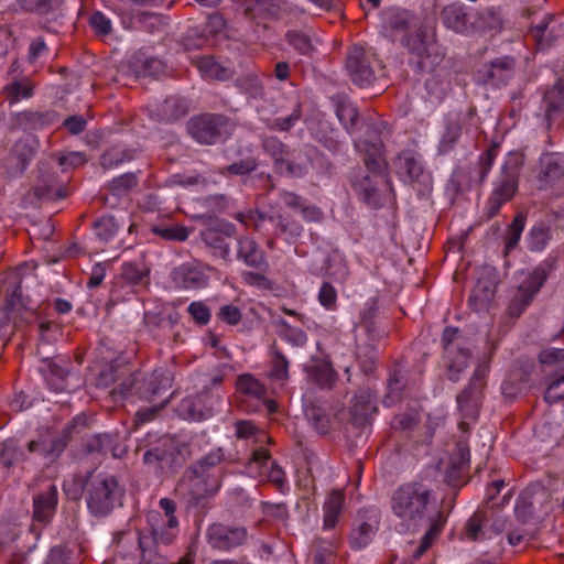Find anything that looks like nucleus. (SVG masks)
I'll return each mask as SVG.
<instances>
[{
    "instance_id": "obj_7",
    "label": "nucleus",
    "mask_w": 564,
    "mask_h": 564,
    "mask_svg": "<svg viewBox=\"0 0 564 564\" xmlns=\"http://www.w3.org/2000/svg\"><path fill=\"white\" fill-rule=\"evenodd\" d=\"M488 373V366L480 365L471 378L469 388L457 397V404L466 419H475L484 387V380Z\"/></svg>"
},
{
    "instance_id": "obj_3",
    "label": "nucleus",
    "mask_w": 564,
    "mask_h": 564,
    "mask_svg": "<svg viewBox=\"0 0 564 564\" xmlns=\"http://www.w3.org/2000/svg\"><path fill=\"white\" fill-rule=\"evenodd\" d=\"M521 163V156L518 153H510L508 162L502 167V174L495 182L489 204L491 214L495 215L501 205L509 202L518 189V167Z\"/></svg>"
},
{
    "instance_id": "obj_38",
    "label": "nucleus",
    "mask_w": 564,
    "mask_h": 564,
    "mask_svg": "<svg viewBox=\"0 0 564 564\" xmlns=\"http://www.w3.org/2000/svg\"><path fill=\"white\" fill-rule=\"evenodd\" d=\"M96 234L102 240H109L117 231V226L112 217H104L96 223Z\"/></svg>"
},
{
    "instance_id": "obj_59",
    "label": "nucleus",
    "mask_w": 564,
    "mask_h": 564,
    "mask_svg": "<svg viewBox=\"0 0 564 564\" xmlns=\"http://www.w3.org/2000/svg\"><path fill=\"white\" fill-rule=\"evenodd\" d=\"M275 76L280 80H284L289 77V65L285 62H280L275 65Z\"/></svg>"
},
{
    "instance_id": "obj_15",
    "label": "nucleus",
    "mask_w": 564,
    "mask_h": 564,
    "mask_svg": "<svg viewBox=\"0 0 564 564\" xmlns=\"http://www.w3.org/2000/svg\"><path fill=\"white\" fill-rule=\"evenodd\" d=\"M442 20L447 29L457 33H463L467 29V15L463 6L451 4L444 8L442 12Z\"/></svg>"
},
{
    "instance_id": "obj_12",
    "label": "nucleus",
    "mask_w": 564,
    "mask_h": 564,
    "mask_svg": "<svg viewBox=\"0 0 564 564\" xmlns=\"http://www.w3.org/2000/svg\"><path fill=\"white\" fill-rule=\"evenodd\" d=\"M57 505V490L50 485L42 494L34 498V518L39 521H47Z\"/></svg>"
},
{
    "instance_id": "obj_29",
    "label": "nucleus",
    "mask_w": 564,
    "mask_h": 564,
    "mask_svg": "<svg viewBox=\"0 0 564 564\" xmlns=\"http://www.w3.org/2000/svg\"><path fill=\"white\" fill-rule=\"evenodd\" d=\"M335 546L332 542L319 541L315 544L313 564H333Z\"/></svg>"
},
{
    "instance_id": "obj_40",
    "label": "nucleus",
    "mask_w": 564,
    "mask_h": 564,
    "mask_svg": "<svg viewBox=\"0 0 564 564\" xmlns=\"http://www.w3.org/2000/svg\"><path fill=\"white\" fill-rule=\"evenodd\" d=\"M337 300V292L335 288L329 283H324L318 292V301L322 306L327 310H332Z\"/></svg>"
},
{
    "instance_id": "obj_60",
    "label": "nucleus",
    "mask_w": 564,
    "mask_h": 564,
    "mask_svg": "<svg viewBox=\"0 0 564 564\" xmlns=\"http://www.w3.org/2000/svg\"><path fill=\"white\" fill-rule=\"evenodd\" d=\"M457 334H458L457 328L446 327L444 329L442 339H443V343L445 344L446 348L457 337Z\"/></svg>"
},
{
    "instance_id": "obj_1",
    "label": "nucleus",
    "mask_w": 564,
    "mask_h": 564,
    "mask_svg": "<svg viewBox=\"0 0 564 564\" xmlns=\"http://www.w3.org/2000/svg\"><path fill=\"white\" fill-rule=\"evenodd\" d=\"M391 510L408 527L426 528L414 557H420L433 544L446 523L436 495L423 482L398 487L391 497Z\"/></svg>"
},
{
    "instance_id": "obj_50",
    "label": "nucleus",
    "mask_w": 564,
    "mask_h": 564,
    "mask_svg": "<svg viewBox=\"0 0 564 564\" xmlns=\"http://www.w3.org/2000/svg\"><path fill=\"white\" fill-rule=\"evenodd\" d=\"M383 21H384V29H387L388 25L391 29H395V30L399 28L403 29L405 26L404 20H402L399 17V13L394 12V11L386 12L383 15Z\"/></svg>"
},
{
    "instance_id": "obj_61",
    "label": "nucleus",
    "mask_w": 564,
    "mask_h": 564,
    "mask_svg": "<svg viewBox=\"0 0 564 564\" xmlns=\"http://www.w3.org/2000/svg\"><path fill=\"white\" fill-rule=\"evenodd\" d=\"M283 203L290 207H301V199L299 196L292 193H286L282 197Z\"/></svg>"
},
{
    "instance_id": "obj_53",
    "label": "nucleus",
    "mask_w": 564,
    "mask_h": 564,
    "mask_svg": "<svg viewBox=\"0 0 564 564\" xmlns=\"http://www.w3.org/2000/svg\"><path fill=\"white\" fill-rule=\"evenodd\" d=\"M64 126L69 132L77 134L85 128V120L82 117L74 116L64 121Z\"/></svg>"
},
{
    "instance_id": "obj_62",
    "label": "nucleus",
    "mask_w": 564,
    "mask_h": 564,
    "mask_svg": "<svg viewBox=\"0 0 564 564\" xmlns=\"http://www.w3.org/2000/svg\"><path fill=\"white\" fill-rule=\"evenodd\" d=\"M19 2L25 10L32 11L39 9L42 0H19Z\"/></svg>"
},
{
    "instance_id": "obj_54",
    "label": "nucleus",
    "mask_w": 564,
    "mask_h": 564,
    "mask_svg": "<svg viewBox=\"0 0 564 564\" xmlns=\"http://www.w3.org/2000/svg\"><path fill=\"white\" fill-rule=\"evenodd\" d=\"M242 279L250 285L264 286L267 284V279L260 273L247 271L242 273Z\"/></svg>"
},
{
    "instance_id": "obj_63",
    "label": "nucleus",
    "mask_w": 564,
    "mask_h": 564,
    "mask_svg": "<svg viewBox=\"0 0 564 564\" xmlns=\"http://www.w3.org/2000/svg\"><path fill=\"white\" fill-rule=\"evenodd\" d=\"M547 28V22H541L540 24H536L533 29H532V33H533V36L535 39L539 40V42H541V35L545 32Z\"/></svg>"
},
{
    "instance_id": "obj_20",
    "label": "nucleus",
    "mask_w": 564,
    "mask_h": 564,
    "mask_svg": "<svg viewBox=\"0 0 564 564\" xmlns=\"http://www.w3.org/2000/svg\"><path fill=\"white\" fill-rule=\"evenodd\" d=\"M237 390L256 400L267 395L265 387L251 375H241L238 378Z\"/></svg>"
},
{
    "instance_id": "obj_28",
    "label": "nucleus",
    "mask_w": 564,
    "mask_h": 564,
    "mask_svg": "<svg viewBox=\"0 0 564 564\" xmlns=\"http://www.w3.org/2000/svg\"><path fill=\"white\" fill-rule=\"evenodd\" d=\"M336 115L346 129L352 128L358 117L356 107L348 100H343L337 105Z\"/></svg>"
},
{
    "instance_id": "obj_23",
    "label": "nucleus",
    "mask_w": 564,
    "mask_h": 564,
    "mask_svg": "<svg viewBox=\"0 0 564 564\" xmlns=\"http://www.w3.org/2000/svg\"><path fill=\"white\" fill-rule=\"evenodd\" d=\"M525 226V217L522 214H519L514 217L512 223L510 224L507 234H506V245H505V253L508 254L512 251L519 243L521 235L523 232Z\"/></svg>"
},
{
    "instance_id": "obj_46",
    "label": "nucleus",
    "mask_w": 564,
    "mask_h": 564,
    "mask_svg": "<svg viewBox=\"0 0 564 564\" xmlns=\"http://www.w3.org/2000/svg\"><path fill=\"white\" fill-rule=\"evenodd\" d=\"M219 317L228 324L236 325L241 318V313L235 305H225L220 308Z\"/></svg>"
},
{
    "instance_id": "obj_57",
    "label": "nucleus",
    "mask_w": 564,
    "mask_h": 564,
    "mask_svg": "<svg viewBox=\"0 0 564 564\" xmlns=\"http://www.w3.org/2000/svg\"><path fill=\"white\" fill-rule=\"evenodd\" d=\"M220 462V455L218 453H213L206 457H204L200 463H199V466L198 468L204 471V467L205 466H214L216 465L217 463Z\"/></svg>"
},
{
    "instance_id": "obj_17",
    "label": "nucleus",
    "mask_w": 564,
    "mask_h": 564,
    "mask_svg": "<svg viewBox=\"0 0 564 564\" xmlns=\"http://www.w3.org/2000/svg\"><path fill=\"white\" fill-rule=\"evenodd\" d=\"M202 397L186 398L180 404V413L186 420L200 421L209 417L213 414V409H203Z\"/></svg>"
},
{
    "instance_id": "obj_10",
    "label": "nucleus",
    "mask_w": 564,
    "mask_h": 564,
    "mask_svg": "<svg viewBox=\"0 0 564 564\" xmlns=\"http://www.w3.org/2000/svg\"><path fill=\"white\" fill-rule=\"evenodd\" d=\"M347 69L351 80L360 86H368L375 79V74L368 63L365 61L362 47L354 46L347 57Z\"/></svg>"
},
{
    "instance_id": "obj_13",
    "label": "nucleus",
    "mask_w": 564,
    "mask_h": 564,
    "mask_svg": "<svg viewBox=\"0 0 564 564\" xmlns=\"http://www.w3.org/2000/svg\"><path fill=\"white\" fill-rule=\"evenodd\" d=\"M356 148L366 153L364 160L369 171L381 172L384 170L386 161L380 142L368 144L367 142L359 141L356 143Z\"/></svg>"
},
{
    "instance_id": "obj_22",
    "label": "nucleus",
    "mask_w": 564,
    "mask_h": 564,
    "mask_svg": "<svg viewBox=\"0 0 564 564\" xmlns=\"http://www.w3.org/2000/svg\"><path fill=\"white\" fill-rule=\"evenodd\" d=\"M197 67L202 76L206 78L225 79L228 76V70L210 56L199 58Z\"/></svg>"
},
{
    "instance_id": "obj_56",
    "label": "nucleus",
    "mask_w": 564,
    "mask_h": 564,
    "mask_svg": "<svg viewBox=\"0 0 564 564\" xmlns=\"http://www.w3.org/2000/svg\"><path fill=\"white\" fill-rule=\"evenodd\" d=\"M46 48L45 43L42 39H35L30 44L29 54L31 59H36L42 52Z\"/></svg>"
},
{
    "instance_id": "obj_39",
    "label": "nucleus",
    "mask_w": 564,
    "mask_h": 564,
    "mask_svg": "<svg viewBox=\"0 0 564 564\" xmlns=\"http://www.w3.org/2000/svg\"><path fill=\"white\" fill-rule=\"evenodd\" d=\"M564 400V375L553 381L545 391V401L555 403Z\"/></svg>"
},
{
    "instance_id": "obj_8",
    "label": "nucleus",
    "mask_w": 564,
    "mask_h": 564,
    "mask_svg": "<svg viewBox=\"0 0 564 564\" xmlns=\"http://www.w3.org/2000/svg\"><path fill=\"white\" fill-rule=\"evenodd\" d=\"M246 468L251 477L265 478L279 486L283 484V470L271 462L268 451L262 447L254 449Z\"/></svg>"
},
{
    "instance_id": "obj_45",
    "label": "nucleus",
    "mask_w": 564,
    "mask_h": 564,
    "mask_svg": "<svg viewBox=\"0 0 564 564\" xmlns=\"http://www.w3.org/2000/svg\"><path fill=\"white\" fill-rule=\"evenodd\" d=\"M90 25L100 34H108L111 31L110 20L101 12H95L90 18Z\"/></svg>"
},
{
    "instance_id": "obj_18",
    "label": "nucleus",
    "mask_w": 564,
    "mask_h": 564,
    "mask_svg": "<svg viewBox=\"0 0 564 564\" xmlns=\"http://www.w3.org/2000/svg\"><path fill=\"white\" fill-rule=\"evenodd\" d=\"M344 503V495L333 491L324 505V528L332 529L337 523Z\"/></svg>"
},
{
    "instance_id": "obj_30",
    "label": "nucleus",
    "mask_w": 564,
    "mask_h": 564,
    "mask_svg": "<svg viewBox=\"0 0 564 564\" xmlns=\"http://www.w3.org/2000/svg\"><path fill=\"white\" fill-rule=\"evenodd\" d=\"M149 384L152 387V395L161 394L172 387V376L166 370H155Z\"/></svg>"
},
{
    "instance_id": "obj_34",
    "label": "nucleus",
    "mask_w": 564,
    "mask_h": 564,
    "mask_svg": "<svg viewBox=\"0 0 564 564\" xmlns=\"http://www.w3.org/2000/svg\"><path fill=\"white\" fill-rule=\"evenodd\" d=\"M375 398L370 392L361 393L355 397L354 413L366 417L373 410Z\"/></svg>"
},
{
    "instance_id": "obj_37",
    "label": "nucleus",
    "mask_w": 564,
    "mask_h": 564,
    "mask_svg": "<svg viewBox=\"0 0 564 564\" xmlns=\"http://www.w3.org/2000/svg\"><path fill=\"white\" fill-rule=\"evenodd\" d=\"M286 40L301 54H307L311 51V42L306 35L296 31H290Z\"/></svg>"
},
{
    "instance_id": "obj_19",
    "label": "nucleus",
    "mask_w": 564,
    "mask_h": 564,
    "mask_svg": "<svg viewBox=\"0 0 564 564\" xmlns=\"http://www.w3.org/2000/svg\"><path fill=\"white\" fill-rule=\"evenodd\" d=\"M423 172L420 160L411 154H403L398 159V173L405 182H413L420 177Z\"/></svg>"
},
{
    "instance_id": "obj_41",
    "label": "nucleus",
    "mask_w": 564,
    "mask_h": 564,
    "mask_svg": "<svg viewBox=\"0 0 564 564\" xmlns=\"http://www.w3.org/2000/svg\"><path fill=\"white\" fill-rule=\"evenodd\" d=\"M86 156L83 152H69L58 159V164L63 171L74 169L83 165L86 162Z\"/></svg>"
},
{
    "instance_id": "obj_64",
    "label": "nucleus",
    "mask_w": 564,
    "mask_h": 564,
    "mask_svg": "<svg viewBox=\"0 0 564 564\" xmlns=\"http://www.w3.org/2000/svg\"><path fill=\"white\" fill-rule=\"evenodd\" d=\"M55 308L57 312L59 313H67L70 311L72 308V305L69 304V302L65 301V300H61L58 299L56 302H55Z\"/></svg>"
},
{
    "instance_id": "obj_58",
    "label": "nucleus",
    "mask_w": 564,
    "mask_h": 564,
    "mask_svg": "<svg viewBox=\"0 0 564 564\" xmlns=\"http://www.w3.org/2000/svg\"><path fill=\"white\" fill-rule=\"evenodd\" d=\"M356 191L364 195L365 200L369 202L375 195V188L370 186H364L361 183L354 184Z\"/></svg>"
},
{
    "instance_id": "obj_31",
    "label": "nucleus",
    "mask_w": 564,
    "mask_h": 564,
    "mask_svg": "<svg viewBox=\"0 0 564 564\" xmlns=\"http://www.w3.org/2000/svg\"><path fill=\"white\" fill-rule=\"evenodd\" d=\"M236 432L240 438L254 437L257 442H264L268 440L267 434L250 421L238 422L236 425Z\"/></svg>"
},
{
    "instance_id": "obj_25",
    "label": "nucleus",
    "mask_w": 564,
    "mask_h": 564,
    "mask_svg": "<svg viewBox=\"0 0 564 564\" xmlns=\"http://www.w3.org/2000/svg\"><path fill=\"white\" fill-rule=\"evenodd\" d=\"M304 414L318 433L324 434L328 431L329 419L322 408L313 404L305 405Z\"/></svg>"
},
{
    "instance_id": "obj_35",
    "label": "nucleus",
    "mask_w": 564,
    "mask_h": 564,
    "mask_svg": "<svg viewBox=\"0 0 564 564\" xmlns=\"http://www.w3.org/2000/svg\"><path fill=\"white\" fill-rule=\"evenodd\" d=\"M289 362L283 355L275 352L272 359L270 377L274 380H285L288 378Z\"/></svg>"
},
{
    "instance_id": "obj_51",
    "label": "nucleus",
    "mask_w": 564,
    "mask_h": 564,
    "mask_svg": "<svg viewBox=\"0 0 564 564\" xmlns=\"http://www.w3.org/2000/svg\"><path fill=\"white\" fill-rule=\"evenodd\" d=\"M254 169L256 163L252 160L234 163L228 166V171L232 174H245L253 171Z\"/></svg>"
},
{
    "instance_id": "obj_49",
    "label": "nucleus",
    "mask_w": 564,
    "mask_h": 564,
    "mask_svg": "<svg viewBox=\"0 0 564 564\" xmlns=\"http://www.w3.org/2000/svg\"><path fill=\"white\" fill-rule=\"evenodd\" d=\"M137 184V178L132 174H126L112 181V187L116 191L129 189Z\"/></svg>"
},
{
    "instance_id": "obj_27",
    "label": "nucleus",
    "mask_w": 564,
    "mask_h": 564,
    "mask_svg": "<svg viewBox=\"0 0 564 564\" xmlns=\"http://www.w3.org/2000/svg\"><path fill=\"white\" fill-rule=\"evenodd\" d=\"M32 85L29 80L13 82L6 88L7 97L11 104L32 96Z\"/></svg>"
},
{
    "instance_id": "obj_24",
    "label": "nucleus",
    "mask_w": 564,
    "mask_h": 564,
    "mask_svg": "<svg viewBox=\"0 0 564 564\" xmlns=\"http://www.w3.org/2000/svg\"><path fill=\"white\" fill-rule=\"evenodd\" d=\"M376 530L371 523H361L355 528L350 534L351 547L357 550L366 547L375 536Z\"/></svg>"
},
{
    "instance_id": "obj_52",
    "label": "nucleus",
    "mask_w": 564,
    "mask_h": 564,
    "mask_svg": "<svg viewBox=\"0 0 564 564\" xmlns=\"http://www.w3.org/2000/svg\"><path fill=\"white\" fill-rule=\"evenodd\" d=\"M106 275L105 268L101 264H96L93 268L91 275L87 282L89 288H96L101 284Z\"/></svg>"
},
{
    "instance_id": "obj_5",
    "label": "nucleus",
    "mask_w": 564,
    "mask_h": 564,
    "mask_svg": "<svg viewBox=\"0 0 564 564\" xmlns=\"http://www.w3.org/2000/svg\"><path fill=\"white\" fill-rule=\"evenodd\" d=\"M118 497L119 488L117 480L112 476H102L91 484L87 506L95 516H106L113 508Z\"/></svg>"
},
{
    "instance_id": "obj_55",
    "label": "nucleus",
    "mask_w": 564,
    "mask_h": 564,
    "mask_svg": "<svg viewBox=\"0 0 564 564\" xmlns=\"http://www.w3.org/2000/svg\"><path fill=\"white\" fill-rule=\"evenodd\" d=\"M302 217L308 221H318L322 219V212L315 206H306L301 208Z\"/></svg>"
},
{
    "instance_id": "obj_32",
    "label": "nucleus",
    "mask_w": 564,
    "mask_h": 564,
    "mask_svg": "<svg viewBox=\"0 0 564 564\" xmlns=\"http://www.w3.org/2000/svg\"><path fill=\"white\" fill-rule=\"evenodd\" d=\"M153 231L166 240L175 241H184L189 236V230L186 227L180 225H174L164 228L156 227L153 228Z\"/></svg>"
},
{
    "instance_id": "obj_4",
    "label": "nucleus",
    "mask_w": 564,
    "mask_h": 564,
    "mask_svg": "<svg viewBox=\"0 0 564 564\" xmlns=\"http://www.w3.org/2000/svg\"><path fill=\"white\" fill-rule=\"evenodd\" d=\"M188 131L199 143L212 144L229 135L232 124L221 116L203 115L189 121Z\"/></svg>"
},
{
    "instance_id": "obj_6",
    "label": "nucleus",
    "mask_w": 564,
    "mask_h": 564,
    "mask_svg": "<svg viewBox=\"0 0 564 564\" xmlns=\"http://www.w3.org/2000/svg\"><path fill=\"white\" fill-rule=\"evenodd\" d=\"M519 284L517 294L512 299L509 312L512 316H519L523 310L531 303L535 294L541 290L546 280L545 271L534 269L523 271L519 274Z\"/></svg>"
},
{
    "instance_id": "obj_2",
    "label": "nucleus",
    "mask_w": 564,
    "mask_h": 564,
    "mask_svg": "<svg viewBox=\"0 0 564 564\" xmlns=\"http://www.w3.org/2000/svg\"><path fill=\"white\" fill-rule=\"evenodd\" d=\"M161 511H150L147 521L156 543L169 544L177 534L178 521L175 517V502L169 498L160 500Z\"/></svg>"
},
{
    "instance_id": "obj_14",
    "label": "nucleus",
    "mask_w": 564,
    "mask_h": 564,
    "mask_svg": "<svg viewBox=\"0 0 564 564\" xmlns=\"http://www.w3.org/2000/svg\"><path fill=\"white\" fill-rule=\"evenodd\" d=\"M539 178L545 185L558 180L563 175V166L555 154H543L540 159Z\"/></svg>"
},
{
    "instance_id": "obj_16",
    "label": "nucleus",
    "mask_w": 564,
    "mask_h": 564,
    "mask_svg": "<svg viewBox=\"0 0 564 564\" xmlns=\"http://www.w3.org/2000/svg\"><path fill=\"white\" fill-rule=\"evenodd\" d=\"M239 258L247 265L260 268L264 263L262 251L257 247L256 242L250 238H241L239 240Z\"/></svg>"
},
{
    "instance_id": "obj_21",
    "label": "nucleus",
    "mask_w": 564,
    "mask_h": 564,
    "mask_svg": "<svg viewBox=\"0 0 564 564\" xmlns=\"http://www.w3.org/2000/svg\"><path fill=\"white\" fill-rule=\"evenodd\" d=\"M326 273L336 281H344L348 275V268L343 253L332 252L327 258Z\"/></svg>"
},
{
    "instance_id": "obj_47",
    "label": "nucleus",
    "mask_w": 564,
    "mask_h": 564,
    "mask_svg": "<svg viewBox=\"0 0 564 564\" xmlns=\"http://www.w3.org/2000/svg\"><path fill=\"white\" fill-rule=\"evenodd\" d=\"M225 26L226 22L223 15L214 13L208 17L205 31L209 34H218L225 30Z\"/></svg>"
},
{
    "instance_id": "obj_36",
    "label": "nucleus",
    "mask_w": 564,
    "mask_h": 564,
    "mask_svg": "<svg viewBox=\"0 0 564 564\" xmlns=\"http://www.w3.org/2000/svg\"><path fill=\"white\" fill-rule=\"evenodd\" d=\"M484 535L481 517L474 514L466 524L465 538L470 541H477L481 540Z\"/></svg>"
},
{
    "instance_id": "obj_44",
    "label": "nucleus",
    "mask_w": 564,
    "mask_h": 564,
    "mask_svg": "<svg viewBox=\"0 0 564 564\" xmlns=\"http://www.w3.org/2000/svg\"><path fill=\"white\" fill-rule=\"evenodd\" d=\"M17 447L13 442L8 441L0 444V466H10L17 458Z\"/></svg>"
},
{
    "instance_id": "obj_43",
    "label": "nucleus",
    "mask_w": 564,
    "mask_h": 564,
    "mask_svg": "<svg viewBox=\"0 0 564 564\" xmlns=\"http://www.w3.org/2000/svg\"><path fill=\"white\" fill-rule=\"evenodd\" d=\"M188 313L199 324H207L210 318L208 307L202 302H193L188 306Z\"/></svg>"
},
{
    "instance_id": "obj_26",
    "label": "nucleus",
    "mask_w": 564,
    "mask_h": 564,
    "mask_svg": "<svg viewBox=\"0 0 564 564\" xmlns=\"http://www.w3.org/2000/svg\"><path fill=\"white\" fill-rule=\"evenodd\" d=\"M549 239V228L542 223L536 224L530 229L528 237V247L532 251H541L547 245Z\"/></svg>"
},
{
    "instance_id": "obj_42",
    "label": "nucleus",
    "mask_w": 564,
    "mask_h": 564,
    "mask_svg": "<svg viewBox=\"0 0 564 564\" xmlns=\"http://www.w3.org/2000/svg\"><path fill=\"white\" fill-rule=\"evenodd\" d=\"M283 338L293 346L299 347L304 346L307 341V336L305 332H303L300 328L291 326H285V328L283 329Z\"/></svg>"
},
{
    "instance_id": "obj_48",
    "label": "nucleus",
    "mask_w": 564,
    "mask_h": 564,
    "mask_svg": "<svg viewBox=\"0 0 564 564\" xmlns=\"http://www.w3.org/2000/svg\"><path fill=\"white\" fill-rule=\"evenodd\" d=\"M564 358V349L549 348L540 352L539 359L542 364H552Z\"/></svg>"
},
{
    "instance_id": "obj_9",
    "label": "nucleus",
    "mask_w": 564,
    "mask_h": 564,
    "mask_svg": "<svg viewBox=\"0 0 564 564\" xmlns=\"http://www.w3.org/2000/svg\"><path fill=\"white\" fill-rule=\"evenodd\" d=\"M208 541L210 545L219 550H230L245 542L247 531L245 528H231L224 524H213L208 529Z\"/></svg>"
},
{
    "instance_id": "obj_11",
    "label": "nucleus",
    "mask_w": 564,
    "mask_h": 564,
    "mask_svg": "<svg viewBox=\"0 0 564 564\" xmlns=\"http://www.w3.org/2000/svg\"><path fill=\"white\" fill-rule=\"evenodd\" d=\"M175 281L184 289H199L207 284L208 276L197 265L192 263L182 264L175 271Z\"/></svg>"
},
{
    "instance_id": "obj_33",
    "label": "nucleus",
    "mask_w": 564,
    "mask_h": 564,
    "mask_svg": "<svg viewBox=\"0 0 564 564\" xmlns=\"http://www.w3.org/2000/svg\"><path fill=\"white\" fill-rule=\"evenodd\" d=\"M494 295L492 288H481V283L479 282L473 291L470 296V304L476 308L480 310L486 306V304L490 301Z\"/></svg>"
}]
</instances>
